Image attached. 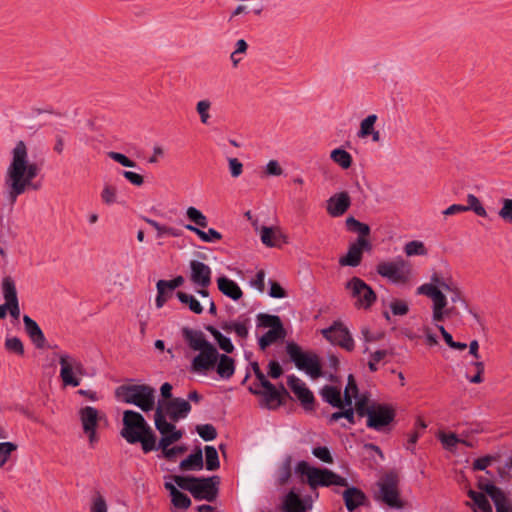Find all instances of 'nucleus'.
<instances>
[{
  "label": "nucleus",
  "mask_w": 512,
  "mask_h": 512,
  "mask_svg": "<svg viewBox=\"0 0 512 512\" xmlns=\"http://www.w3.org/2000/svg\"><path fill=\"white\" fill-rule=\"evenodd\" d=\"M186 216L192 223L195 224L194 226L198 228H205L208 225L207 217L195 207H188L186 210Z\"/></svg>",
  "instance_id": "nucleus-37"
},
{
  "label": "nucleus",
  "mask_w": 512,
  "mask_h": 512,
  "mask_svg": "<svg viewBox=\"0 0 512 512\" xmlns=\"http://www.w3.org/2000/svg\"><path fill=\"white\" fill-rule=\"evenodd\" d=\"M404 252L407 256H423L427 254V249L423 242L413 240L405 244Z\"/></svg>",
  "instance_id": "nucleus-42"
},
{
  "label": "nucleus",
  "mask_w": 512,
  "mask_h": 512,
  "mask_svg": "<svg viewBox=\"0 0 512 512\" xmlns=\"http://www.w3.org/2000/svg\"><path fill=\"white\" fill-rule=\"evenodd\" d=\"M60 364V378L64 386L77 387L81 378L86 375L83 363L75 356L68 353L58 355Z\"/></svg>",
  "instance_id": "nucleus-10"
},
{
  "label": "nucleus",
  "mask_w": 512,
  "mask_h": 512,
  "mask_svg": "<svg viewBox=\"0 0 512 512\" xmlns=\"http://www.w3.org/2000/svg\"><path fill=\"white\" fill-rule=\"evenodd\" d=\"M157 287V297H156V306L157 308H161L166 301L172 296L174 290L165 285H160V280L156 284Z\"/></svg>",
  "instance_id": "nucleus-45"
},
{
  "label": "nucleus",
  "mask_w": 512,
  "mask_h": 512,
  "mask_svg": "<svg viewBox=\"0 0 512 512\" xmlns=\"http://www.w3.org/2000/svg\"><path fill=\"white\" fill-rule=\"evenodd\" d=\"M155 427L159 431L160 434L173 433L178 431L176 426L172 423H169L166 420V415L163 413V409L161 407H157L154 415Z\"/></svg>",
  "instance_id": "nucleus-30"
},
{
  "label": "nucleus",
  "mask_w": 512,
  "mask_h": 512,
  "mask_svg": "<svg viewBox=\"0 0 512 512\" xmlns=\"http://www.w3.org/2000/svg\"><path fill=\"white\" fill-rule=\"evenodd\" d=\"M312 454L324 463H332L333 457L330 450L325 446H319L312 449Z\"/></svg>",
  "instance_id": "nucleus-55"
},
{
  "label": "nucleus",
  "mask_w": 512,
  "mask_h": 512,
  "mask_svg": "<svg viewBox=\"0 0 512 512\" xmlns=\"http://www.w3.org/2000/svg\"><path fill=\"white\" fill-rule=\"evenodd\" d=\"M171 501L176 508H180V509H187L191 504L190 498L186 494L182 493L181 491H178L177 493H175L171 497Z\"/></svg>",
  "instance_id": "nucleus-54"
},
{
  "label": "nucleus",
  "mask_w": 512,
  "mask_h": 512,
  "mask_svg": "<svg viewBox=\"0 0 512 512\" xmlns=\"http://www.w3.org/2000/svg\"><path fill=\"white\" fill-rule=\"evenodd\" d=\"M284 512H305L306 506L303 500L294 491H290L283 500Z\"/></svg>",
  "instance_id": "nucleus-27"
},
{
  "label": "nucleus",
  "mask_w": 512,
  "mask_h": 512,
  "mask_svg": "<svg viewBox=\"0 0 512 512\" xmlns=\"http://www.w3.org/2000/svg\"><path fill=\"white\" fill-rule=\"evenodd\" d=\"M155 389L149 385H121L116 388L115 396L127 404H133L144 412L153 410Z\"/></svg>",
  "instance_id": "nucleus-5"
},
{
  "label": "nucleus",
  "mask_w": 512,
  "mask_h": 512,
  "mask_svg": "<svg viewBox=\"0 0 512 512\" xmlns=\"http://www.w3.org/2000/svg\"><path fill=\"white\" fill-rule=\"evenodd\" d=\"M158 407H161L164 415L168 416L174 422L186 418L191 411L190 403L183 398H174L169 401L159 402Z\"/></svg>",
  "instance_id": "nucleus-17"
},
{
  "label": "nucleus",
  "mask_w": 512,
  "mask_h": 512,
  "mask_svg": "<svg viewBox=\"0 0 512 512\" xmlns=\"http://www.w3.org/2000/svg\"><path fill=\"white\" fill-rule=\"evenodd\" d=\"M296 471L302 476H306L307 483L312 489H315L319 486H348V481L346 478L334 473L331 470L310 466L306 461H300L296 466Z\"/></svg>",
  "instance_id": "nucleus-6"
},
{
  "label": "nucleus",
  "mask_w": 512,
  "mask_h": 512,
  "mask_svg": "<svg viewBox=\"0 0 512 512\" xmlns=\"http://www.w3.org/2000/svg\"><path fill=\"white\" fill-rule=\"evenodd\" d=\"M321 333L329 342L347 351H352L355 347L349 330L340 322H334L330 327L322 329Z\"/></svg>",
  "instance_id": "nucleus-16"
},
{
  "label": "nucleus",
  "mask_w": 512,
  "mask_h": 512,
  "mask_svg": "<svg viewBox=\"0 0 512 512\" xmlns=\"http://www.w3.org/2000/svg\"><path fill=\"white\" fill-rule=\"evenodd\" d=\"M282 238V234L279 229L267 226H261L260 228V239L262 243L267 247H275L279 245V240Z\"/></svg>",
  "instance_id": "nucleus-28"
},
{
  "label": "nucleus",
  "mask_w": 512,
  "mask_h": 512,
  "mask_svg": "<svg viewBox=\"0 0 512 512\" xmlns=\"http://www.w3.org/2000/svg\"><path fill=\"white\" fill-rule=\"evenodd\" d=\"M493 503L495 505L496 512H512V503L506 497L505 493Z\"/></svg>",
  "instance_id": "nucleus-63"
},
{
  "label": "nucleus",
  "mask_w": 512,
  "mask_h": 512,
  "mask_svg": "<svg viewBox=\"0 0 512 512\" xmlns=\"http://www.w3.org/2000/svg\"><path fill=\"white\" fill-rule=\"evenodd\" d=\"M377 273L387 278L394 284L406 283L411 275L410 265L402 258H396L394 261L380 262L376 267Z\"/></svg>",
  "instance_id": "nucleus-11"
},
{
  "label": "nucleus",
  "mask_w": 512,
  "mask_h": 512,
  "mask_svg": "<svg viewBox=\"0 0 512 512\" xmlns=\"http://www.w3.org/2000/svg\"><path fill=\"white\" fill-rule=\"evenodd\" d=\"M249 320L237 321L231 324L226 323V332L234 331L239 338H246L248 336Z\"/></svg>",
  "instance_id": "nucleus-43"
},
{
  "label": "nucleus",
  "mask_w": 512,
  "mask_h": 512,
  "mask_svg": "<svg viewBox=\"0 0 512 512\" xmlns=\"http://www.w3.org/2000/svg\"><path fill=\"white\" fill-rule=\"evenodd\" d=\"M502 203L498 214L505 222L512 223V199H503Z\"/></svg>",
  "instance_id": "nucleus-58"
},
{
  "label": "nucleus",
  "mask_w": 512,
  "mask_h": 512,
  "mask_svg": "<svg viewBox=\"0 0 512 512\" xmlns=\"http://www.w3.org/2000/svg\"><path fill=\"white\" fill-rule=\"evenodd\" d=\"M370 249L371 244L369 240L358 237L356 242L349 246L347 254L339 259V264L341 266L357 267L361 263L363 251Z\"/></svg>",
  "instance_id": "nucleus-18"
},
{
  "label": "nucleus",
  "mask_w": 512,
  "mask_h": 512,
  "mask_svg": "<svg viewBox=\"0 0 512 512\" xmlns=\"http://www.w3.org/2000/svg\"><path fill=\"white\" fill-rule=\"evenodd\" d=\"M173 481L179 488L189 491L196 499L211 501L216 496L217 490L212 478L174 476Z\"/></svg>",
  "instance_id": "nucleus-8"
},
{
  "label": "nucleus",
  "mask_w": 512,
  "mask_h": 512,
  "mask_svg": "<svg viewBox=\"0 0 512 512\" xmlns=\"http://www.w3.org/2000/svg\"><path fill=\"white\" fill-rule=\"evenodd\" d=\"M203 468V455L200 448L196 449L186 459L180 462L181 470H194L198 471Z\"/></svg>",
  "instance_id": "nucleus-29"
},
{
  "label": "nucleus",
  "mask_w": 512,
  "mask_h": 512,
  "mask_svg": "<svg viewBox=\"0 0 512 512\" xmlns=\"http://www.w3.org/2000/svg\"><path fill=\"white\" fill-rule=\"evenodd\" d=\"M468 496L473 500L475 506L481 512H493L492 506L490 505L487 497L482 492H477L474 490L468 491Z\"/></svg>",
  "instance_id": "nucleus-35"
},
{
  "label": "nucleus",
  "mask_w": 512,
  "mask_h": 512,
  "mask_svg": "<svg viewBox=\"0 0 512 512\" xmlns=\"http://www.w3.org/2000/svg\"><path fill=\"white\" fill-rule=\"evenodd\" d=\"M453 281L451 277H444L434 272L430 276V282L420 285L416 290L418 295L427 296L432 300V319L434 322H442L453 311V308H447L448 299L442 291L451 289L449 285Z\"/></svg>",
  "instance_id": "nucleus-4"
},
{
  "label": "nucleus",
  "mask_w": 512,
  "mask_h": 512,
  "mask_svg": "<svg viewBox=\"0 0 512 512\" xmlns=\"http://www.w3.org/2000/svg\"><path fill=\"white\" fill-rule=\"evenodd\" d=\"M320 394L322 399L333 407L343 408L345 406L344 400L341 399L340 390L334 386H324Z\"/></svg>",
  "instance_id": "nucleus-26"
},
{
  "label": "nucleus",
  "mask_w": 512,
  "mask_h": 512,
  "mask_svg": "<svg viewBox=\"0 0 512 512\" xmlns=\"http://www.w3.org/2000/svg\"><path fill=\"white\" fill-rule=\"evenodd\" d=\"M24 329L30 340L37 348H43L45 346L46 338L42 332L40 326L28 315L23 316Z\"/></svg>",
  "instance_id": "nucleus-22"
},
{
  "label": "nucleus",
  "mask_w": 512,
  "mask_h": 512,
  "mask_svg": "<svg viewBox=\"0 0 512 512\" xmlns=\"http://www.w3.org/2000/svg\"><path fill=\"white\" fill-rule=\"evenodd\" d=\"M205 459L207 470L213 471L219 468L220 462L218 452L213 446H205Z\"/></svg>",
  "instance_id": "nucleus-40"
},
{
  "label": "nucleus",
  "mask_w": 512,
  "mask_h": 512,
  "mask_svg": "<svg viewBox=\"0 0 512 512\" xmlns=\"http://www.w3.org/2000/svg\"><path fill=\"white\" fill-rule=\"evenodd\" d=\"M341 418H345L352 425L355 424V413L352 408V405L348 406V409H346V410L334 412L330 416V421L336 422Z\"/></svg>",
  "instance_id": "nucleus-49"
},
{
  "label": "nucleus",
  "mask_w": 512,
  "mask_h": 512,
  "mask_svg": "<svg viewBox=\"0 0 512 512\" xmlns=\"http://www.w3.org/2000/svg\"><path fill=\"white\" fill-rule=\"evenodd\" d=\"M346 487L347 489L343 492L342 496L347 510L352 512L365 503L366 495L357 487Z\"/></svg>",
  "instance_id": "nucleus-23"
},
{
  "label": "nucleus",
  "mask_w": 512,
  "mask_h": 512,
  "mask_svg": "<svg viewBox=\"0 0 512 512\" xmlns=\"http://www.w3.org/2000/svg\"><path fill=\"white\" fill-rule=\"evenodd\" d=\"M5 349L9 352L15 353L19 356L24 355V345L20 338L7 337L4 343Z\"/></svg>",
  "instance_id": "nucleus-44"
},
{
  "label": "nucleus",
  "mask_w": 512,
  "mask_h": 512,
  "mask_svg": "<svg viewBox=\"0 0 512 512\" xmlns=\"http://www.w3.org/2000/svg\"><path fill=\"white\" fill-rule=\"evenodd\" d=\"M116 194L117 189L112 185L106 184L101 192V199L105 204L111 205L116 202Z\"/></svg>",
  "instance_id": "nucleus-53"
},
{
  "label": "nucleus",
  "mask_w": 512,
  "mask_h": 512,
  "mask_svg": "<svg viewBox=\"0 0 512 512\" xmlns=\"http://www.w3.org/2000/svg\"><path fill=\"white\" fill-rule=\"evenodd\" d=\"M265 276L264 270H259L255 277L250 280V285L260 293L265 291Z\"/></svg>",
  "instance_id": "nucleus-59"
},
{
  "label": "nucleus",
  "mask_w": 512,
  "mask_h": 512,
  "mask_svg": "<svg viewBox=\"0 0 512 512\" xmlns=\"http://www.w3.org/2000/svg\"><path fill=\"white\" fill-rule=\"evenodd\" d=\"M1 293L4 299V303H12L19 301L16 288V281L12 276L6 275L2 278Z\"/></svg>",
  "instance_id": "nucleus-24"
},
{
  "label": "nucleus",
  "mask_w": 512,
  "mask_h": 512,
  "mask_svg": "<svg viewBox=\"0 0 512 512\" xmlns=\"http://www.w3.org/2000/svg\"><path fill=\"white\" fill-rule=\"evenodd\" d=\"M331 159L343 169H348L352 164V156L346 150L336 148L330 154Z\"/></svg>",
  "instance_id": "nucleus-33"
},
{
  "label": "nucleus",
  "mask_w": 512,
  "mask_h": 512,
  "mask_svg": "<svg viewBox=\"0 0 512 512\" xmlns=\"http://www.w3.org/2000/svg\"><path fill=\"white\" fill-rule=\"evenodd\" d=\"M16 449L17 445L12 442L0 443V467L5 465L11 453L14 452Z\"/></svg>",
  "instance_id": "nucleus-48"
},
{
  "label": "nucleus",
  "mask_w": 512,
  "mask_h": 512,
  "mask_svg": "<svg viewBox=\"0 0 512 512\" xmlns=\"http://www.w3.org/2000/svg\"><path fill=\"white\" fill-rule=\"evenodd\" d=\"M399 478L395 472H388L376 483L374 499L392 508H401Z\"/></svg>",
  "instance_id": "nucleus-7"
},
{
  "label": "nucleus",
  "mask_w": 512,
  "mask_h": 512,
  "mask_svg": "<svg viewBox=\"0 0 512 512\" xmlns=\"http://www.w3.org/2000/svg\"><path fill=\"white\" fill-rule=\"evenodd\" d=\"M90 512H108L107 503L101 495H96L93 498Z\"/></svg>",
  "instance_id": "nucleus-64"
},
{
  "label": "nucleus",
  "mask_w": 512,
  "mask_h": 512,
  "mask_svg": "<svg viewBox=\"0 0 512 512\" xmlns=\"http://www.w3.org/2000/svg\"><path fill=\"white\" fill-rule=\"evenodd\" d=\"M390 309L394 315L403 316L409 311V307L406 302L402 300H395L391 302Z\"/></svg>",
  "instance_id": "nucleus-62"
},
{
  "label": "nucleus",
  "mask_w": 512,
  "mask_h": 512,
  "mask_svg": "<svg viewBox=\"0 0 512 512\" xmlns=\"http://www.w3.org/2000/svg\"><path fill=\"white\" fill-rule=\"evenodd\" d=\"M269 290L268 295L271 298H285L287 296L286 291L281 287V285L278 282H275L273 280H269Z\"/></svg>",
  "instance_id": "nucleus-60"
},
{
  "label": "nucleus",
  "mask_w": 512,
  "mask_h": 512,
  "mask_svg": "<svg viewBox=\"0 0 512 512\" xmlns=\"http://www.w3.org/2000/svg\"><path fill=\"white\" fill-rule=\"evenodd\" d=\"M465 212L473 211L477 216L487 217V212L480 200L474 194L467 195V205H464Z\"/></svg>",
  "instance_id": "nucleus-38"
},
{
  "label": "nucleus",
  "mask_w": 512,
  "mask_h": 512,
  "mask_svg": "<svg viewBox=\"0 0 512 512\" xmlns=\"http://www.w3.org/2000/svg\"><path fill=\"white\" fill-rule=\"evenodd\" d=\"M286 352L299 370H304L312 378L322 376L321 365L317 355L302 351L301 347L294 342L287 343Z\"/></svg>",
  "instance_id": "nucleus-9"
},
{
  "label": "nucleus",
  "mask_w": 512,
  "mask_h": 512,
  "mask_svg": "<svg viewBox=\"0 0 512 512\" xmlns=\"http://www.w3.org/2000/svg\"><path fill=\"white\" fill-rule=\"evenodd\" d=\"M351 200L347 192L334 194L327 201V212L332 217L342 216L350 207Z\"/></svg>",
  "instance_id": "nucleus-21"
},
{
  "label": "nucleus",
  "mask_w": 512,
  "mask_h": 512,
  "mask_svg": "<svg viewBox=\"0 0 512 512\" xmlns=\"http://www.w3.org/2000/svg\"><path fill=\"white\" fill-rule=\"evenodd\" d=\"M355 410L359 417H367L369 416V412L372 410V405L369 406L367 404V399L364 397L356 398Z\"/></svg>",
  "instance_id": "nucleus-56"
},
{
  "label": "nucleus",
  "mask_w": 512,
  "mask_h": 512,
  "mask_svg": "<svg viewBox=\"0 0 512 512\" xmlns=\"http://www.w3.org/2000/svg\"><path fill=\"white\" fill-rule=\"evenodd\" d=\"M352 297L357 299V305L362 308H369L376 301V294L373 289L362 279L353 277L346 284Z\"/></svg>",
  "instance_id": "nucleus-15"
},
{
  "label": "nucleus",
  "mask_w": 512,
  "mask_h": 512,
  "mask_svg": "<svg viewBox=\"0 0 512 512\" xmlns=\"http://www.w3.org/2000/svg\"><path fill=\"white\" fill-rule=\"evenodd\" d=\"M440 440L446 449L452 450L462 439L454 433L443 434Z\"/></svg>",
  "instance_id": "nucleus-61"
},
{
  "label": "nucleus",
  "mask_w": 512,
  "mask_h": 512,
  "mask_svg": "<svg viewBox=\"0 0 512 512\" xmlns=\"http://www.w3.org/2000/svg\"><path fill=\"white\" fill-rule=\"evenodd\" d=\"M183 437L182 431H175L173 433L161 434V439L158 444L159 449L169 447L171 444L179 441Z\"/></svg>",
  "instance_id": "nucleus-47"
},
{
  "label": "nucleus",
  "mask_w": 512,
  "mask_h": 512,
  "mask_svg": "<svg viewBox=\"0 0 512 512\" xmlns=\"http://www.w3.org/2000/svg\"><path fill=\"white\" fill-rule=\"evenodd\" d=\"M211 103L208 100H201L196 105V110L200 116V120L203 124L207 125L209 124V109H210Z\"/></svg>",
  "instance_id": "nucleus-52"
},
{
  "label": "nucleus",
  "mask_w": 512,
  "mask_h": 512,
  "mask_svg": "<svg viewBox=\"0 0 512 512\" xmlns=\"http://www.w3.org/2000/svg\"><path fill=\"white\" fill-rule=\"evenodd\" d=\"M121 436L130 444L141 443L142 449L148 453L156 449V437L143 415L133 410L123 413Z\"/></svg>",
  "instance_id": "nucleus-3"
},
{
  "label": "nucleus",
  "mask_w": 512,
  "mask_h": 512,
  "mask_svg": "<svg viewBox=\"0 0 512 512\" xmlns=\"http://www.w3.org/2000/svg\"><path fill=\"white\" fill-rule=\"evenodd\" d=\"M377 121V115L371 114L368 115L365 119H363L360 123V130L358 132V137L365 138L373 133L374 125Z\"/></svg>",
  "instance_id": "nucleus-41"
},
{
  "label": "nucleus",
  "mask_w": 512,
  "mask_h": 512,
  "mask_svg": "<svg viewBox=\"0 0 512 512\" xmlns=\"http://www.w3.org/2000/svg\"><path fill=\"white\" fill-rule=\"evenodd\" d=\"M40 166L29 159L28 148L18 141L11 151V160L4 174V188L7 200L14 204L27 190H36L33 180L38 176Z\"/></svg>",
  "instance_id": "nucleus-1"
},
{
  "label": "nucleus",
  "mask_w": 512,
  "mask_h": 512,
  "mask_svg": "<svg viewBox=\"0 0 512 512\" xmlns=\"http://www.w3.org/2000/svg\"><path fill=\"white\" fill-rule=\"evenodd\" d=\"M78 416L83 432L87 436L90 446L94 447L98 442L96 429L102 418L100 412L92 406H85L78 411Z\"/></svg>",
  "instance_id": "nucleus-13"
},
{
  "label": "nucleus",
  "mask_w": 512,
  "mask_h": 512,
  "mask_svg": "<svg viewBox=\"0 0 512 512\" xmlns=\"http://www.w3.org/2000/svg\"><path fill=\"white\" fill-rule=\"evenodd\" d=\"M256 318L258 327L270 329H275L276 327H283L282 321L280 317L277 315L259 313Z\"/></svg>",
  "instance_id": "nucleus-32"
},
{
  "label": "nucleus",
  "mask_w": 512,
  "mask_h": 512,
  "mask_svg": "<svg viewBox=\"0 0 512 512\" xmlns=\"http://www.w3.org/2000/svg\"><path fill=\"white\" fill-rule=\"evenodd\" d=\"M196 431L204 441H212L217 437V431L211 424L197 425Z\"/></svg>",
  "instance_id": "nucleus-46"
},
{
  "label": "nucleus",
  "mask_w": 512,
  "mask_h": 512,
  "mask_svg": "<svg viewBox=\"0 0 512 512\" xmlns=\"http://www.w3.org/2000/svg\"><path fill=\"white\" fill-rule=\"evenodd\" d=\"M286 337V331L283 327H276L275 329L268 330L262 337L258 340V345L261 350H265L270 345L276 343L279 340H283Z\"/></svg>",
  "instance_id": "nucleus-25"
},
{
  "label": "nucleus",
  "mask_w": 512,
  "mask_h": 512,
  "mask_svg": "<svg viewBox=\"0 0 512 512\" xmlns=\"http://www.w3.org/2000/svg\"><path fill=\"white\" fill-rule=\"evenodd\" d=\"M479 488L481 490H483L491 498V500L493 502L495 500H497L498 498L502 497L504 494L502 489H500L499 487H497L496 485H494L492 483H486V484L480 483Z\"/></svg>",
  "instance_id": "nucleus-50"
},
{
  "label": "nucleus",
  "mask_w": 512,
  "mask_h": 512,
  "mask_svg": "<svg viewBox=\"0 0 512 512\" xmlns=\"http://www.w3.org/2000/svg\"><path fill=\"white\" fill-rule=\"evenodd\" d=\"M287 385L306 410L313 409L314 395L300 378L295 375H289L287 377Z\"/></svg>",
  "instance_id": "nucleus-19"
},
{
  "label": "nucleus",
  "mask_w": 512,
  "mask_h": 512,
  "mask_svg": "<svg viewBox=\"0 0 512 512\" xmlns=\"http://www.w3.org/2000/svg\"><path fill=\"white\" fill-rule=\"evenodd\" d=\"M346 226L349 231L358 233L359 237L365 238L370 234V227L367 224L358 221L353 216L346 219Z\"/></svg>",
  "instance_id": "nucleus-36"
},
{
  "label": "nucleus",
  "mask_w": 512,
  "mask_h": 512,
  "mask_svg": "<svg viewBox=\"0 0 512 512\" xmlns=\"http://www.w3.org/2000/svg\"><path fill=\"white\" fill-rule=\"evenodd\" d=\"M182 336L188 347L197 351L193 358L191 369L197 373H207L217 368V373L224 377V354L220 355L216 347L211 344L201 330L183 327Z\"/></svg>",
  "instance_id": "nucleus-2"
},
{
  "label": "nucleus",
  "mask_w": 512,
  "mask_h": 512,
  "mask_svg": "<svg viewBox=\"0 0 512 512\" xmlns=\"http://www.w3.org/2000/svg\"><path fill=\"white\" fill-rule=\"evenodd\" d=\"M185 228L189 231L194 232L202 241L211 243L222 239V234L213 228H209L207 231H203L192 224L185 225Z\"/></svg>",
  "instance_id": "nucleus-31"
},
{
  "label": "nucleus",
  "mask_w": 512,
  "mask_h": 512,
  "mask_svg": "<svg viewBox=\"0 0 512 512\" xmlns=\"http://www.w3.org/2000/svg\"><path fill=\"white\" fill-rule=\"evenodd\" d=\"M395 418V411L387 405H372L366 422L368 428L378 432L385 431Z\"/></svg>",
  "instance_id": "nucleus-14"
},
{
  "label": "nucleus",
  "mask_w": 512,
  "mask_h": 512,
  "mask_svg": "<svg viewBox=\"0 0 512 512\" xmlns=\"http://www.w3.org/2000/svg\"><path fill=\"white\" fill-rule=\"evenodd\" d=\"M190 280L199 288H206L211 283V269L203 262L192 260L190 262Z\"/></svg>",
  "instance_id": "nucleus-20"
},
{
  "label": "nucleus",
  "mask_w": 512,
  "mask_h": 512,
  "mask_svg": "<svg viewBox=\"0 0 512 512\" xmlns=\"http://www.w3.org/2000/svg\"><path fill=\"white\" fill-rule=\"evenodd\" d=\"M243 295L241 288L238 284L228 278H226V297L233 300H239Z\"/></svg>",
  "instance_id": "nucleus-51"
},
{
  "label": "nucleus",
  "mask_w": 512,
  "mask_h": 512,
  "mask_svg": "<svg viewBox=\"0 0 512 512\" xmlns=\"http://www.w3.org/2000/svg\"><path fill=\"white\" fill-rule=\"evenodd\" d=\"M250 391L262 396V405L268 409H276L283 404L284 398L289 395L283 385L277 389L269 380L257 384L255 388L251 387Z\"/></svg>",
  "instance_id": "nucleus-12"
},
{
  "label": "nucleus",
  "mask_w": 512,
  "mask_h": 512,
  "mask_svg": "<svg viewBox=\"0 0 512 512\" xmlns=\"http://www.w3.org/2000/svg\"><path fill=\"white\" fill-rule=\"evenodd\" d=\"M108 157L124 167L133 168L136 166V163L134 161H132L127 156L119 152L111 151L108 153Z\"/></svg>",
  "instance_id": "nucleus-57"
},
{
  "label": "nucleus",
  "mask_w": 512,
  "mask_h": 512,
  "mask_svg": "<svg viewBox=\"0 0 512 512\" xmlns=\"http://www.w3.org/2000/svg\"><path fill=\"white\" fill-rule=\"evenodd\" d=\"M358 397V387L356 380L352 374H349L347 385L344 390V403L345 406H351L353 400Z\"/></svg>",
  "instance_id": "nucleus-34"
},
{
  "label": "nucleus",
  "mask_w": 512,
  "mask_h": 512,
  "mask_svg": "<svg viewBox=\"0 0 512 512\" xmlns=\"http://www.w3.org/2000/svg\"><path fill=\"white\" fill-rule=\"evenodd\" d=\"M177 297L181 303L187 304L192 312L196 314H201L203 312L202 305L194 296L179 291L177 292Z\"/></svg>",
  "instance_id": "nucleus-39"
}]
</instances>
